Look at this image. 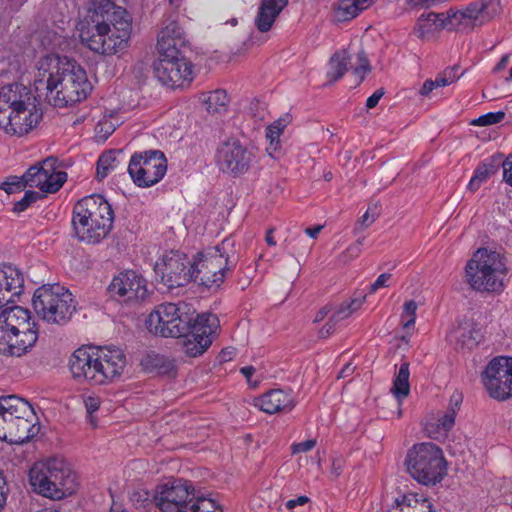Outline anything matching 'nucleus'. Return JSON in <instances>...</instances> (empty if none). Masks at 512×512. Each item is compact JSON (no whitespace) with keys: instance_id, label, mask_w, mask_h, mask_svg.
<instances>
[{"instance_id":"31","label":"nucleus","mask_w":512,"mask_h":512,"mask_svg":"<svg viewBox=\"0 0 512 512\" xmlns=\"http://www.w3.org/2000/svg\"><path fill=\"white\" fill-rule=\"evenodd\" d=\"M121 155V150H109L100 155L96 167V177L98 180H103L110 172L123 165V161L120 159Z\"/></svg>"},{"instance_id":"60","label":"nucleus","mask_w":512,"mask_h":512,"mask_svg":"<svg viewBox=\"0 0 512 512\" xmlns=\"http://www.w3.org/2000/svg\"><path fill=\"white\" fill-rule=\"evenodd\" d=\"M343 470V461L341 459H334L331 464V474L336 478L341 475Z\"/></svg>"},{"instance_id":"19","label":"nucleus","mask_w":512,"mask_h":512,"mask_svg":"<svg viewBox=\"0 0 512 512\" xmlns=\"http://www.w3.org/2000/svg\"><path fill=\"white\" fill-rule=\"evenodd\" d=\"M155 77L171 88L188 87L194 79L193 64L184 55L176 58H159L154 62Z\"/></svg>"},{"instance_id":"53","label":"nucleus","mask_w":512,"mask_h":512,"mask_svg":"<svg viewBox=\"0 0 512 512\" xmlns=\"http://www.w3.org/2000/svg\"><path fill=\"white\" fill-rule=\"evenodd\" d=\"M337 323V321L330 317L328 322L319 330V336L321 338H327L330 336L335 331Z\"/></svg>"},{"instance_id":"28","label":"nucleus","mask_w":512,"mask_h":512,"mask_svg":"<svg viewBox=\"0 0 512 512\" xmlns=\"http://www.w3.org/2000/svg\"><path fill=\"white\" fill-rule=\"evenodd\" d=\"M287 5L288 0H262L254 21L257 29L263 33L268 32Z\"/></svg>"},{"instance_id":"40","label":"nucleus","mask_w":512,"mask_h":512,"mask_svg":"<svg viewBox=\"0 0 512 512\" xmlns=\"http://www.w3.org/2000/svg\"><path fill=\"white\" fill-rule=\"evenodd\" d=\"M27 186L24 175L22 177L10 176L0 184V189L8 194L21 192Z\"/></svg>"},{"instance_id":"22","label":"nucleus","mask_w":512,"mask_h":512,"mask_svg":"<svg viewBox=\"0 0 512 512\" xmlns=\"http://www.w3.org/2000/svg\"><path fill=\"white\" fill-rule=\"evenodd\" d=\"M95 363L98 378V384H103L106 381H111L119 376L125 366L126 357L121 349L116 347L100 348L95 352Z\"/></svg>"},{"instance_id":"16","label":"nucleus","mask_w":512,"mask_h":512,"mask_svg":"<svg viewBox=\"0 0 512 512\" xmlns=\"http://www.w3.org/2000/svg\"><path fill=\"white\" fill-rule=\"evenodd\" d=\"M218 327V318L214 314H202L193 317L185 333L176 336L181 338L184 353L189 357L203 354L212 343V334Z\"/></svg>"},{"instance_id":"51","label":"nucleus","mask_w":512,"mask_h":512,"mask_svg":"<svg viewBox=\"0 0 512 512\" xmlns=\"http://www.w3.org/2000/svg\"><path fill=\"white\" fill-rule=\"evenodd\" d=\"M458 66L448 67L446 68L440 75L444 80H447V84L450 85L459 79L460 75H458Z\"/></svg>"},{"instance_id":"10","label":"nucleus","mask_w":512,"mask_h":512,"mask_svg":"<svg viewBox=\"0 0 512 512\" xmlns=\"http://www.w3.org/2000/svg\"><path fill=\"white\" fill-rule=\"evenodd\" d=\"M234 241L226 238L219 245L199 252L192 260V281L207 288L219 287L226 273L236 266Z\"/></svg>"},{"instance_id":"42","label":"nucleus","mask_w":512,"mask_h":512,"mask_svg":"<svg viewBox=\"0 0 512 512\" xmlns=\"http://www.w3.org/2000/svg\"><path fill=\"white\" fill-rule=\"evenodd\" d=\"M417 303L414 300H409L404 303V310L401 315L403 319V327L409 328L415 324L416 321Z\"/></svg>"},{"instance_id":"11","label":"nucleus","mask_w":512,"mask_h":512,"mask_svg":"<svg viewBox=\"0 0 512 512\" xmlns=\"http://www.w3.org/2000/svg\"><path fill=\"white\" fill-rule=\"evenodd\" d=\"M405 464L408 474L425 486L440 483L447 473V463L441 448L431 442L413 445L407 452Z\"/></svg>"},{"instance_id":"47","label":"nucleus","mask_w":512,"mask_h":512,"mask_svg":"<svg viewBox=\"0 0 512 512\" xmlns=\"http://www.w3.org/2000/svg\"><path fill=\"white\" fill-rule=\"evenodd\" d=\"M392 278V274L383 273L369 287V293H375L378 289L389 287V280Z\"/></svg>"},{"instance_id":"29","label":"nucleus","mask_w":512,"mask_h":512,"mask_svg":"<svg viewBox=\"0 0 512 512\" xmlns=\"http://www.w3.org/2000/svg\"><path fill=\"white\" fill-rule=\"evenodd\" d=\"M141 366L148 373L170 375L175 370L174 360L169 357L150 351L141 359Z\"/></svg>"},{"instance_id":"13","label":"nucleus","mask_w":512,"mask_h":512,"mask_svg":"<svg viewBox=\"0 0 512 512\" xmlns=\"http://www.w3.org/2000/svg\"><path fill=\"white\" fill-rule=\"evenodd\" d=\"M186 308L185 303L158 305L146 319L147 329L151 333L163 337H176L185 333L188 324L193 320V315L184 311Z\"/></svg>"},{"instance_id":"25","label":"nucleus","mask_w":512,"mask_h":512,"mask_svg":"<svg viewBox=\"0 0 512 512\" xmlns=\"http://www.w3.org/2000/svg\"><path fill=\"white\" fill-rule=\"evenodd\" d=\"M69 367L74 379L98 384L100 376L97 373L95 352H90V349L82 347L75 350L70 357Z\"/></svg>"},{"instance_id":"32","label":"nucleus","mask_w":512,"mask_h":512,"mask_svg":"<svg viewBox=\"0 0 512 512\" xmlns=\"http://www.w3.org/2000/svg\"><path fill=\"white\" fill-rule=\"evenodd\" d=\"M409 363L403 362L401 363L398 372L395 375L393 380V385L391 387V393L398 401L399 406L402 401L409 396L410 393V383H409Z\"/></svg>"},{"instance_id":"21","label":"nucleus","mask_w":512,"mask_h":512,"mask_svg":"<svg viewBox=\"0 0 512 512\" xmlns=\"http://www.w3.org/2000/svg\"><path fill=\"white\" fill-rule=\"evenodd\" d=\"M108 290L112 296H118L124 301L143 300L148 294L146 280L133 270L115 276Z\"/></svg>"},{"instance_id":"9","label":"nucleus","mask_w":512,"mask_h":512,"mask_svg":"<svg viewBox=\"0 0 512 512\" xmlns=\"http://www.w3.org/2000/svg\"><path fill=\"white\" fill-rule=\"evenodd\" d=\"M154 501L162 512H223L214 499L196 494L192 483L182 479L158 486Z\"/></svg>"},{"instance_id":"54","label":"nucleus","mask_w":512,"mask_h":512,"mask_svg":"<svg viewBox=\"0 0 512 512\" xmlns=\"http://www.w3.org/2000/svg\"><path fill=\"white\" fill-rule=\"evenodd\" d=\"M384 94H385V91L383 88L377 89L370 97H368V99L366 101V107L368 109H372V108L376 107Z\"/></svg>"},{"instance_id":"20","label":"nucleus","mask_w":512,"mask_h":512,"mask_svg":"<svg viewBox=\"0 0 512 512\" xmlns=\"http://www.w3.org/2000/svg\"><path fill=\"white\" fill-rule=\"evenodd\" d=\"M57 160L48 157L42 162L31 166L24 174L27 186L39 188L44 193L57 192L67 179L64 171L56 170Z\"/></svg>"},{"instance_id":"46","label":"nucleus","mask_w":512,"mask_h":512,"mask_svg":"<svg viewBox=\"0 0 512 512\" xmlns=\"http://www.w3.org/2000/svg\"><path fill=\"white\" fill-rule=\"evenodd\" d=\"M363 243V239H358L355 243L350 245L345 252L342 253L340 259L342 262L346 263L350 261L353 258H356L359 256L361 252V246Z\"/></svg>"},{"instance_id":"45","label":"nucleus","mask_w":512,"mask_h":512,"mask_svg":"<svg viewBox=\"0 0 512 512\" xmlns=\"http://www.w3.org/2000/svg\"><path fill=\"white\" fill-rule=\"evenodd\" d=\"M456 414L453 409H446L444 414L438 419L437 427H440L444 433L450 431L455 424Z\"/></svg>"},{"instance_id":"57","label":"nucleus","mask_w":512,"mask_h":512,"mask_svg":"<svg viewBox=\"0 0 512 512\" xmlns=\"http://www.w3.org/2000/svg\"><path fill=\"white\" fill-rule=\"evenodd\" d=\"M462 400H463L462 394L458 393V392H454L450 397L449 405H448L447 409H453L454 412L457 413L460 409Z\"/></svg>"},{"instance_id":"37","label":"nucleus","mask_w":512,"mask_h":512,"mask_svg":"<svg viewBox=\"0 0 512 512\" xmlns=\"http://www.w3.org/2000/svg\"><path fill=\"white\" fill-rule=\"evenodd\" d=\"M501 158H491L488 161H485L478 165L475 170L474 175L477 179H480L482 182L486 181L491 175L495 174L501 165Z\"/></svg>"},{"instance_id":"64","label":"nucleus","mask_w":512,"mask_h":512,"mask_svg":"<svg viewBox=\"0 0 512 512\" xmlns=\"http://www.w3.org/2000/svg\"><path fill=\"white\" fill-rule=\"evenodd\" d=\"M322 228H323L322 225L308 227L305 229V233L311 238H316L318 236V234L320 233V231L322 230Z\"/></svg>"},{"instance_id":"50","label":"nucleus","mask_w":512,"mask_h":512,"mask_svg":"<svg viewBox=\"0 0 512 512\" xmlns=\"http://www.w3.org/2000/svg\"><path fill=\"white\" fill-rule=\"evenodd\" d=\"M501 166L503 168V178L505 182L512 186V154L502 161Z\"/></svg>"},{"instance_id":"35","label":"nucleus","mask_w":512,"mask_h":512,"mask_svg":"<svg viewBox=\"0 0 512 512\" xmlns=\"http://www.w3.org/2000/svg\"><path fill=\"white\" fill-rule=\"evenodd\" d=\"M229 102L228 95L225 90L217 89L209 93L205 99L206 109L209 113H219L225 110Z\"/></svg>"},{"instance_id":"43","label":"nucleus","mask_w":512,"mask_h":512,"mask_svg":"<svg viewBox=\"0 0 512 512\" xmlns=\"http://www.w3.org/2000/svg\"><path fill=\"white\" fill-rule=\"evenodd\" d=\"M40 198L38 192L26 191L21 200L14 204V212L20 213L25 211L32 203L36 202Z\"/></svg>"},{"instance_id":"8","label":"nucleus","mask_w":512,"mask_h":512,"mask_svg":"<svg viewBox=\"0 0 512 512\" xmlns=\"http://www.w3.org/2000/svg\"><path fill=\"white\" fill-rule=\"evenodd\" d=\"M507 274L505 258L487 248L478 249L465 266V281L480 293H500Z\"/></svg>"},{"instance_id":"59","label":"nucleus","mask_w":512,"mask_h":512,"mask_svg":"<svg viewBox=\"0 0 512 512\" xmlns=\"http://www.w3.org/2000/svg\"><path fill=\"white\" fill-rule=\"evenodd\" d=\"M8 494V486L4 478L0 477V510L3 509Z\"/></svg>"},{"instance_id":"5","label":"nucleus","mask_w":512,"mask_h":512,"mask_svg":"<svg viewBox=\"0 0 512 512\" xmlns=\"http://www.w3.org/2000/svg\"><path fill=\"white\" fill-rule=\"evenodd\" d=\"M29 483L37 494L60 500L75 492L77 475L65 458L54 456L30 468Z\"/></svg>"},{"instance_id":"4","label":"nucleus","mask_w":512,"mask_h":512,"mask_svg":"<svg viewBox=\"0 0 512 512\" xmlns=\"http://www.w3.org/2000/svg\"><path fill=\"white\" fill-rule=\"evenodd\" d=\"M113 222V209L102 195L86 196L73 208L72 226L80 241L99 243L109 234Z\"/></svg>"},{"instance_id":"61","label":"nucleus","mask_w":512,"mask_h":512,"mask_svg":"<svg viewBox=\"0 0 512 512\" xmlns=\"http://www.w3.org/2000/svg\"><path fill=\"white\" fill-rule=\"evenodd\" d=\"M433 90H434V88H433L432 80L429 79L424 82L419 93L422 96H428Z\"/></svg>"},{"instance_id":"30","label":"nucleus","mask_w":512,"mask_h":512,"mask_svg":"<svg viewBox=\"0 0 512 512\" xmlns=\"http://www.w3.org/2000/svg\"><path fill=\"white\" fill-rule=\"evenodd\" d=\"M370 4L371 0H341L335 10L334 18L338 22L349 21Z\"/></svg>"},{"instance_id":"52","label":"nucleus","mask_w":512,"mask_h":512,"mask_svg":"<svg viewBox=\"0 0 512 512\" xmlns=\"http://www.w3.org/2000/svg\"><path fill=\"white\" fill-rule=\"evenodd\" d=\"M358 60H359V65L357 67H355L354 73L357 75H360L361 73L365 74V73L369 72L371 67H370L369 61L366 58L364 52H361L358 54Z\"/></svg>"},{"instance_id":"34","label":"nucleus","mask_w":512,"mask_h":512,"mask_svg":"<svg viewBox=\"0 0 512 512\" xmlns=\"http://www.w3.org/2000/svg\"><path fill=\"white\" fill-rule=\"evenodd\" d=\"M456 333V348L472 350L478 344V331L472 328H459Z\"/></svg>"},{"instance_id":"49","label":"nucleus","mask_w":512,"mask_h":512,"mask_svg":"<svg viewBox=\"0 0 512 512\" xmlns=\"http://www.w3.org/2000/svg\"><path fill=\"white\" fill-rule=\"evenodd\" d=\"M316 445V439H309L303 442L294 443L292 445V453H301V452H307L313 449Z\"/></svg>"},{"instance_id":"17","label":"nucleus","mask_w":512,"mask_h":512,"mask_svg":"<svg viewBox=\"0 0 512 512\" xmlns=\"http://www.w3.org/2000/svg\"><path fill=\"white\" fill-rule=\"evenodd\" d=\"M155 272L169 289L182 287L192 281V260L184 253L170 251L156 263Z\"/></svg>"},{"instance_id":"36","label":"nucleus","mask_w":512,"mask_h":512,"mask_svg":"<svg viewBox=\"0 0 512 512\" xmlns=\"http://www.w3.org/2000/svg\"><path fill=\"white\" fill-rule=\"evenodd\" d=\"M117 9L124 8L115 5L113 0H87L86 3V14L98 12L106 15L116 13Z\"/></svg>"},{"instance_id":"14","label":"nucleus","mask_w":512,"mask_h":512,"mask_svg":"<svg viewBox=\"0 0 512 512\" xmlns=\"http://www.w3.org/2000/svg\"><path fill=\"white\" fill-rule=\"evenodd\" d=\"M127 170L136 186L148 188L165 176L167 160L159 150L138 152L131 156Z\"/></svg>"},{"instance_id":"2","label":"nucleus","mask_w":512,"mask_h":512,"mask_svg":"<svg viewBox=\"0 0 512 512\" xmlns=\"http://www.w3.org/2000/svg\"><path fill=\"white\" fill-rule=\"evenodd\" d=\"M77 29L81 42L91 51L112 55L126 47L132 30L131 17L126 9H117L116 13L106 15L85 13Z\"/></svg>"},{"instance_id":"63","label":"nucleus","mask_w":512,"mask_h":512,"mask_svg":"<svg viewBox=\"0 0 512 512\" xmlns=\"http://www.w3.org/2000/svg\"><path fill=\"white\" fill-rule=\"evenodd\" d=\"M365 298L366 296H363L362 298L360 299H353L350 303H348L347 305L349 306L350 310L352 312H355L357 311L361 306L362 304L364 303L365 301Z\"/></svg>"},{"instance_id":"1","label":"nucleus","mask_w":512,"mask_h":512,"mask_svg":"<svg viewBox=\"0 0 512 512\" xmlns=\"http://www.w3.org/2000/svg\"><path fill=\"white\" fill-rule=\"evenodd\" d=\"M34 86L39 97L59 108L81 102L92 89L85 70L75 60L58 55L39 60Z\"/></svg>"},{"instance_id":"24","label":"nucleus","mask_w":512,"mask_h":512,"mask_svg":"<svg viewBox=\"0 0 512 512\" xmlns=\"http://www.w3.org/2000/svg\"><path fill=\"white\" fill-rule=\"evenodd\" d=\"M185 47L183 29L176 21L169 22L158 34L157 50L159 58H176L183 55Z\"/></svg>"},{"instance_id":"39","label":"nucleus","mask_w":512,"mask_h":512,"mask_svg":"<svg viewBox=\"0 0 512 512\" xmlns=\"http://www.w3.org/2000/svg\"><path fill=\"white\" fill-rule=\"evenodd\" d=\"M379 216L378 207L374 205L373 207H369L367 211L358 219L355 224L354 232L360 233L368 228Z\"/></svg>"},{"instance_id":"3","label":"nucleus","mask_w":512,"mask_h":512,"mask_svg":"<svg viewBox=\"0 0 512 512\" xmlns=\"http://www.w3.org/2000/svg\"><path fill=\"white\" fill-rule=\"evenodd\" d=\"M38 119L36 97L31 89L19 83L0 88V128L7 134L23 136Z\"/></svg>"},{"instance_id":"55","label":"nucleus","mask_w":512,"mask_h":512,"mask_svg":"<svg viewBox=\"0 0 512 512\" xmlns=\"http://www.w3.org/2000/svg\"><path fill=\"white\" fill-rule=\"evenodd\" d=\"M353 312L350 310L347 304H343L339 309L331 316L335 321L339 322L343 319L348 318Z\"/></svg>"},{"instance_id":"44","label":"nucleus","mask_w":512,"mask_h":512,"mask_svg":"<svg viewBox=\"0 0 512 512\" xmlns=\"http://www.w3.org/2000/svg\"><path fill=\"white\" fill-rule=\"evenodd\" d=\"M85 408L87 411V416L89 419L90 424L93 427L97 426V420L94 417V413L99 409L100 407V399L96 396H88L84 400Z\"/></svg>"},{"instance_id":"7","label":"nucleus","mask_w":512,"mask_h":512,"mask_svg":"<svg viewBox=\"0 0 512 512\" xmlns=\"http://www.w3.org/2000/svg\"><path fill=\"white\" fill-rule=\"evenodd\" d=\"M31 313L21 306H12L0 313V353L22 356L38 339V329L31 322Z\"/></svg>"},{"instance_id":"38","label":"nucleus","mask_w":512,"mask_h":512,"mask_svg":"<svg viewBox=\"0 0 512 512\" xmlns=\"http://www.w3.org/2000/svg\"><path fill=\"white\" fill-rule=\"evenodd\" d=\"M284 128L285 124H282L281 121H275L267 128L266 137L270 140V145L267 147V151L272 157H275L274 153L277 150V146L279 144V137Z\"/></svg>"},{"instance_id":"48","label":"nucleus","mask_w":512,"mask_h":512,"mask_svg":"<svg viewBox=\"0 0 512 512\" xmlns=\"http://www.w3.org/2000/svg\"><path fill=\"white\" fill-rule=\"evenodd\" d=\"M436 30L431 23L423 20V15L419 18L416 25V33L419 38H424L426 35L430 34L432 31Z\"/></svg>"},{"instance_id":"23","label":"nucleus","mask_w":512,"mask_h":512,"mask_svg":"<svg viewBox=\"0 0 512 512\" xmlns=\"http://www.w3.org/2000/svg\"><path fill=\"white\" fill-rule=\"evenodd\" d=\"M499 11V2L495 0H479L469 4L464 10L452 13L450 22L468 26L483 24L491 20Z\"/></svg>"},{"instance_id":"18","label":"nucleus","mask_w":512,"mask_h":512,"mask_svg":"<svg viewBox=\"0 0 512 512\" xmlns=\"http://www.w3.org/2000/svg\"><path fill=\"white\" fill-rule=\"evenodd\" d=\"M483 382L491 397L505 400L512 396V357H497L483 372Z\"/></svg>"},{"instance_id":"33","label":"nucleus","mask_w":512,"mask_h":512,"mask_svg":"<svg viewBox=\"0 0 512 512\" xmlns=\"http://www.w3.org/2000/svg\"><path fill=\"white\" fill-rule=\"evenodd\" d=\"M349 63V57L344 51L336 52L333 54L329 60L327 70L329 83H334L335 81L342 78L345 72L348 70Z\"/></svg>"},{"instance_id":"15","label":"nucleus","mask_w":512,"mask_h":512,"mask_svg":"<svg viewBox=\"0 0 512 512\" xmlns=\"http://www.w3.org/2000/svg\"><path fill=\"white\" fill-rule=\"evenodd\" d=\"M255 154L239 139H228L222 142L215 155L219 170L232 177L246 174L255 163Z\"/></svg>"},{"instance_id":"26","label":"nucleus","mask_w":512,"mask_h":512,"mask_svg":"<svg viewBox=\"0 0 512 512\" xmlns=\"http://www.w3.org/2000/svg\"><path fill=\"white\" fill-rule=\"evenodd\" d=\"M23 273L12 265H0V308L23 292Z\"/></svg>"},{"instance_id":"56","label":"nucleus","mask_w":512,"mask_h":512,"mask_svg":"<svg viewBox=\"0 0 512 512\" xmlns=\"http://www.w3.org/2000/svg\"><path fill=\"white\" fill-rule=\"evenodd\" d=\"M441 16H443V13L438 14V13L430 12L427 14V16L425 18L423 17V20H425L428 23H431L435 29H442L445 27V23L437 22L438 17H441Z\"/></svg>"},{"instance_id":"62","label":"nucleus","mask_w":512,"mask_h":512,"mask_svg":"<svg viewBox=\"0 0 512 512\" xmlns=\"http://www.w3.org/2000/svg\"><path fill=\"white\" fill-rule=\"evenodd\" d=\"M355 367L351 363H347L338 374V378H346L354 372Z\"/></svg>"},{"instance_id":"12","label":"nucleus","mask_w":512,"mask_h":512,"mask_svg":"<svg viewBox=\"0 0 512 512\" xmlns=\"http://www.w3.org/2000/svg\"><path fill=\"white\" fill-rule=\"evenodd\" d=\"M32 305L35 313L50 324L65 325L76 312L72 293L60 284H46L37 288Z\"/></svg>"},{"instance_id":"6","label":"nucleus","mask_w":512,"mask_h":512,"mask_svg":"<svg viewBox=\"0 0 512 512\" xmlns=\"http://www.w3.org/2000/svg\"><path fill=\"white\" fill-rule=\"evenodd\" d=\"M37 415L28 401L16 395L0 397V440L11 444L30 441L40 431Z\"/></svg>"},{"instance_id":"58","label":"nucleus","mask_w":512,"mask_h":512,"mask_svg":"<svg viewBox=\"0 0 512 512\" xmlns=\"http://www.w3.org/2000/svg\"><path fill=\"white\" fill-rule=\"evenodd\" d=\"M310 499L307 496H299L296 499H291L286 502V508L293 510L296 506H303L307 504Z\"/></svg>"},{"instance_id":"27","label":"nucleus","mask_w":512,"mask_h":512,"mask_svg":"<svg viewBox=\"0 0 512 512\" xmlns=\"http://www.w3.org/2000/svg\"><path fill=\"white\" fill-rule=\"evenodd\" d=\"M255 406L265 413L274 414L291 411L295 403L290 394L281 389H274L257 398Z\"/></svg>"},{"instance_id":"41","label":"nucleus","mask_w":512,"mask_h":512,"mask_svg":"<svg viewBox=\"0 0 512 512\" xmlns=\"http://www.w3.org/2000/svg\"><path fill=\"white\" fill-rule=\"evenodd\" d=\"M505 118L503 111L489 112L471 121L474 126H489L500 123Z\"/></svg>"}]
</instances>
